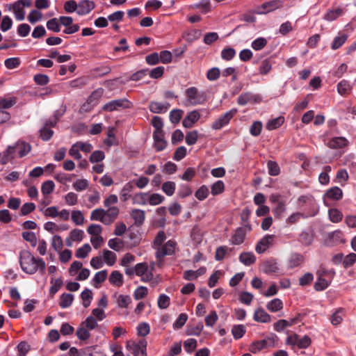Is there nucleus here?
<instances>
[{"mask_svg": "<svg viewBox=\"0 0 356 356\" xmlns=\"http://www.w3.org/2000/svg\"><path fill=\"white\" fill-rule=\"evenodd\" d=\"M19 263L22 270L27 274H34L38 269L44 270L46 266L42 259L35 258L30 252H20Z\"/></svg>", "mask_w": 356, "mask_h": 356, "instance_id": "nucleus-1", "label": "nucleus"}, {"mask_svg": "<svg viewBox=\"0 0 356 356\" xmlns=\"http://www.w3.org/2000/svg\"><path fill=\"white\" fill-rule=\"evenodd\" d=\"M131 103L127 99H118L112 100L104 105L102 109L107 112L119 111L123 108H129L131 107Z\"/></svg>", "mask_w": 356, "mask_h": 356, "instance_id": "nucleus-2", "label": "nucleus"}, {"mask_svg": "<svg viewBox=\"0 0 356 356\" xmlns=\"http://www.w3.org/2000/svg\"><path fill=\"white\" fill-rule=\"evenodd\" d=\"M31 3V0H18L10 6L9 10L13 11L17 20L22 21L25 17L24 8V7H29Z\"/></svg>", "mask_w": 356, "mask_h": 356, "instance_id": "nucleus-3", "label": "nucleus"}, {"mask_svg": "<svg viewBox=\"0 0 356 356\" xmlns=\"http://www.w3.org/2000/svg\"><path fill=\"white\" fill-rule=\"evenodd\" d=\"M177 243L172 240H169L165 244L156 248V256L157 258H161L166 255H171L175 252Z\"/></svg>", "mask_w": 356, "mask_h": 356, "instance_id": "nucleus-4", "label": "nucleus"}, {"mask_svg": "<svg viewBox=\"0 0 356 356\" xmlns=\"http://www.w3.org/2000/svg\"><path fill=\"white\" fill-rule=\"evenodd\" d=\"M237 113L236 108L231 109L225 113L221 115L212 124V128L218 130L222 129L225 125L228 124L231 119Z\"/></svg>", "mask_w": 356, "mask_h": 356, "instance_id": "nucleus-5", "label": "nucleus"}, {"mask_svg": "<svg viewBox=\"0 0 356 356\" xmlns=\"http://www.w3.org/2000/svg\"><path fill=\"white\" fill-rule=\"evenodd\" d=\"M135 273L141 277L143 282H149L153 278L152 270L146 263H140L135 266Z\"/></svg>", "mask_w": 356, "mask_h": 356, "instance_id": "nucleus-6", "label": "nucleus"}, {"mask_svg": "<svg viewBox=\"0 0 356 356\" xmlns=\"http://www.w3.org/2000/svg\"><path fill=\"white\" fill-rule=\"evenodd\" d=\"M250 230L251 225L250 224L243 225V227L237 228L232 236V243L236 245L242 244L245 240L247 231Z\"/></svg>", "mask_w": 356, "mask_h": 356, "instance_id": "nucleus-7", "label": "nucleus"}, {"mask_svg": "<svg viewBox=\"0 0 356 356\" xmlns=\"http://www.w3.org/2000/svg\"><path fill=\"white\" fill-rule=\"evenodd\" d=\"M261 97L259 95L253 94L250 92L241 93L237 99L238 104L241 106L246 105L249 102L258 104L261 102Z\"/></svg>", "mask_w": 356, "mask_h": 356, "instance_id": "nucleus-8", "label": "nucleus"}, {"mask_svg": "<svg viewBox=\"0 0 356 356\" xmlns=\"http://www.w3.org/2000/svg\"><path fill=\"white\" fill-rule=\"evenodd\" d=\"M127 348L131 351L134 356H146L147 342L145 340H140L137 343H128Z\"/></svg>", "mask_w": 356, "mask_h": 356, "instance_id": "nucleus-9", "label": "nucleus"}, {"mask_svg": "<svg viewBox=\"0 0 356 356\" xmlns=\"http://www.w3.org/2000/svg\"><path fill=\"white\" fill-rule=\"evenodd\" d=\"M275 236L273 234H267L261 238L255 246V251L258 254L264 253L270 245H273Z\"/></svg>", "mask_w": 356, "mask_h": 356, "instance_id": "nucleus-10", "label": "nucleus"}, {"mask_svg": "<svg viewBox=\"0 0 356 356\" xmlns=\"http://www.w3.org/2000/svg\"><path fill=\"white\" fill-rule=\"evenodd\" d=\"M281 6V3L278 0H273L268 2L264 3L256 12L258 15H264L268 13L275 10Z\"/></svg>", "mask_w": 356, "mask_h": 356, "instance_id": "nucleus-11", "label": "nucleus"}, {"mask_svg": "<svg viewBox=\"0 0 356 356\" xmlns=\"http://www.w3.org/2000/svg\"><path fill=\"white\" fill-rule=\"evenodd\" d=\"M84 232L81 229H72L68 236L65 238V244L68 247H72L74 242H81L83 238Z\"/></svg>", "mask_w": 356, "mask_h": 356, "instance_id": "nucleus-12", "label": "nucleus"}, {"mask_svg": "<svg viewBox=\"0 0 356 356\" xmlns=\"http://www.w3.org/2000/svg\"><path fill=\"white\" fill-rule=\"evenodd\" d=\"M153 138L154 145L157 151H161L165 148L167 142L164 139L163 131H154Z\"/></svg>", "mask_w": 356, "mask_h": 356, "instance_id": "nucleus-13", "label": "nucleus"}, {"mask_svg": "<svg viewBox=\"0 0 356 356\" xmlns=\"http://www.w3.org/2000/svg\"><path fill=\"white\" fill-rule=\"evenodd\" d=\"M273 343L270 339H265L259 341H254L250 346L249 350L252 353H257L260 350L266 348Z\"/></svg>", "mask_w": 356, "mask_h": 356, "instance_id": "nucleus-14", "label": "nucleus"}, {"mask_svg": "<svg viewBox=\"0 0 356 356\" xmlns=\"http://www.w3.org/2000/svg\"><path fill=\"white\" fill-rule=\"evenodd\" d=\"M78 4L77 14L79 15L88 14L95 6V3L89 0H81Z\"/></svg>", "mask_w": 356, "mask_h": 356, "instance_id": "nucleus-15", "label": "nucleus"}, {"mask_svg": "<svg viewBox=\"0 0 356 356\" xmlns=\"http://www.w3.org/2000/svg\"><path fill=\"white\" fill-rule=\"evenodd\" d=\"M91 220H99L105 225L111 224V220H108L106 216V211L103 209H96L90 213Z\"/></svg>", "mask_w": 356, "mask_h": 356, "instance_id": "nucleus-16", "label": "nucleus"}, {"mask_svg": "<svg viewBox=\"0 0 356 356\" xmlns=\"http://www.w3.org/2000/svg\"><path fill=\"white\" fill-rule=\"evenodd\" d=\"M262 270L266 274L277 273L279 270L277 262L275 259L265 261L262 264Z\"/></svg>", "mask_w": 356, "mask_h": 356, "instance_id": "nucleus-17", "label": "nucleus"}, {"mask_svg": "<svg viewBox=\"0 0 356 356\" xmlns=\"http://www.w3.org/2000/svg\"><path fill=\"white\" fill-rule=\"evenodd\" d=\"M68 226L65 224L56 225L55 222L49 221L44 223V229L51 234L56 232L66 231L68 229Z\"/></svg>", "mask_w": 356, "mask_h": 356, "instance_id": "nucleus-18", "label": "nucleus"}, {"mask_svg": "<svg viewBox=\"0 0 356 356\" xmlns=\"http://www.w3.org/2000/svg\"><path fill=\"white\" fill-rule=\"evenodd\" d=\"M348 144V140L342 136L334 137L328 142V147L331 149L343 148Z\"/></svg>", "mask_w": 356, "mask_h": 356, "instance_id": "nucleus-19", "label": "nucleus"}, {"mask_svg": "<svg viewBox=\"0 0 356 356\" xmlns=\"http://www.w3.org/2000/svg\"><path fill=\"white\" fill-rule=\"evenodd\" d=\"M186 104L188 105H194L198 103L197 89L196 88H190L186 90Z\"/></svg>", "mask_w": 356, "mask_h": 356, "instance_id": "nucleus-20", "label": "nucleus"}, {"mask_svg": "<svg viewBox=\"0 0 356 356\" xmlns=\"http://www.w3.org/2000/svg\"><path fill=\"white\" fill-rule=\"evenodd\" d=\"M254 320L257 322L268 323L270 321V316L262 308L254 312Z\"/></svg>", "mask_w": 356, "mask_h": 356, "instance_id": "nucleus-21", "label": "nucleus"}, {"mask_svg": "<svg viewBox=\"0 0 356 356\" xmlns=\"http://www.w3.org/2000/svg\"><path fill=\"white\" fill-rule=\"evenodd\" d=\"M17 154L19 157H23L29 154L31 149V147L29 143L25 142H17L15 144Z\"/></svg>", "mask_w": 356, "mask_h": 356, "instance_id": "nucleus-22", "label": "nucleus"}, {"mask_svg": "<svg viewBox=\"0 0 356 356\" xmlns=\"http://www.w3.org/2000/svg\"><path fill=\"white\" fill-rule=\"evenodd\" d=\"M303 256L299 253H292L288 260V266L290 268L299 266L303 262Z\"/></svg>", "mask_w": 356, "mask_h": 356, "instance_id": "nucleus-23", "label": "nucleus"}, {"mask_svg": "<svg viewBox=\"0 0 356 356\" xmlns=\"http://www.w3.org/2000/svg\"><path fill=\"white\" fill-rule=\"evenodd\" d=\"M239 261L245 266H250L255 263L256 257L252 252H242L239 256Z\"/></svg>", "mask_w": 356, "mask_h": 356, "instance_id": "nucleus-24", "label": "nucleus"}, {"mask_svg": "<svg viewBox=\"0 0 356 356\" xmlns=\"http://www.w3.org/2000/svg\"><path fill=\"white\" fill-rule=\"evenodd\" d=\"M115 301L119 307L127 308L131 303V298L128 295L119 294L115 295Z\"/></svg>", "mask_w": 356, "mask_h": 356, "instance_id": "nucleus-25", "label": "nucleus"}, {"mask_svg": "<svg viewBox=\"0 0 356 356\" xmlns=\"http://www.w3.org/2000/svg\"><path fill=\"white\" fill-rule=\"evenodd\" d=\"M200 118L197 111L191 112L183 120V125L186 128L191 127L193 124L198 120Z\"/></svg>", "mask_w": 356, "mask_h": 356, "instance_id": "nucleus-26", "label": "nucleus"}, {"mask_svg": "<svg viewBox=\"0 0 356 356\" xmlns=\"http://www.w3.org/2000/svg\"><path fill=\"white\" fill-rule=\"evenodd\" d=\"M104 262L109 266H112L116 261L117 256L112 251L104 250L102 252Z\"/></svg>", "mask_w": 356, "mask_h": 356, "instance_id": "nucleus-27", "label": "nucleus"}, {"mask_svg": "<svg viewBox=\"0 0 356 356\" xmlns=\"http://www.w3.org/2000/svg\"><path fill=\"white\" fill-rule=\"evenodd\" d=\"M132 202L134 204L145 205L148 203V192L137 193L132 197Z\"/></svg>", "mask_w": 356, "mask_h": 356, "instance_id": "nucleus-28", "label": "nucleus"}, {"mask_svg": "<svg viewBox=\"0 0 356 356\" xmlns=\"http://www.w3.org/2000/svg\"><path fill=\"white\" fill-rule=\"evenodd\" d=\"M109 282L115 286H121L123 284V275L118 270L113 271L109 277Z\"/></svg>", "mask_w": 356, "mask_h": 356, "instance_id": "nucleus-29", "label": "nucleus"}, {"mask_svg": "<svg viewBox=\"0 0 356 356\" xmlns=\"http://www.w3.org/2000/svg\"><path fill=\"white\" fill-rule=\"evenodd\" d=\"M326 196L330 199L339 200L342 198L343 192L340 188L335 186L327 191Z\"/></svg>", "mask_w": 356, "mask_h": 356, "instance_id": "nucleus-30", "label": "nucleus"}, {"mask_svg": "<svg viewBox=\"0 0 356 356\" xmlns=\"http://www.w3.org/2000/svg\"><path fill=\"white\" fill-rule=\"evenodd\" d=\"M284 122V118L279 116L276 118L272 119L266 124V129L269 131L276 129L280 127Z\"/></svg>", "mask_w": 356, "mask_h": 356, "instance_id": "nucleus-31", "label": "nucleus"}, {"mask_svg": "<svg viewBox=\"0 0 356 356\" xmlns=\"http://www.w3.org/2000/svg\"><path fill=\"white\" fill-rule=\"evenodd\" d=\"M266 308L271 312H276L283 308V302L279 298H274L267 304Z\"/></svg>", "mask_w": 356, "mask_h": 356, "instance_id": "nucleus-32", "label": "nucleus"}, {"mask_svg": "<svg viewBox=\"0 0 356 356\" xmlns=\"http://www.w3.org/2000/svg\"><path fill=\"white\" fill-rule=\"evenodd\" d=\"M343 316H344V309L343 308H339L331 316V318H330L331 323L335 326L339 325L343 321Z\"/></svg>", "mask_w": 356, "mask_h": 356, "instance_id": "nucleus-33", "label": "nucleus"}, {"mask_svg": "<svg viewBox=\"0 0 356 356\" xmlns=\"http://www.w3.org/2000/svg\"><path fill=\"white\" fill-rule=\"evenodd\" d=\"M330 284V280L325 277H317V280L314 285V288L316 291H321L326 289Z\"/></svg>", "mask_w": 356, "mask_h": 356, "instance_id": "nucleus-34", "label": "nucleus"}, {"mask_svg": "<svg viewBox=\"0 0 356 356\" xmlns=\"http://www.w3.org/2000/svg\"><path fill=\"white\" fill-rule=\"evenodd\" d=\"M17 155V152L15 145L9 146L7 149L3 152L2 161L3 163L8 162L10 160L15 158Z\"/></svg>", "mask_w": 356, "mask_h": 356, "instance_id": "nucleus-35", "label": "nucleus"}, {"mask_svg": "<svg viewBox=\"0 0 356 356\" xmlns=\"http://www.w3.org/2000/svg\"><path fill=\"white\" fill-rule=\"evenodd\" d=\"M352 87L348 81L343 80L337 85L338 92L341 95H348L351 91Z\"/></svg>", "mask_w": 356, "mask_h": 356, "instance_id": "nucleus-36", "label": "nucleus"}, {"mask_svg": "<svg viewBox=\"0 0 356 356\" xmlns=\"http://www.w3.org/2000/svg\"><path fill=\"white\" fill-rule=\"evenodd\" d=\"M165 200V197L159 193H148V204L152 206H156L162 203Z\"/></svg>", "mask_w": 356, "mask_h": 356, "instance_id": "nucleus-37", "label": "nucleus"}, {"mask_svg": "<svg viewBox=\"0 0 356 356\" xmlns=\"http://www.w3.org/2000/svg\"><path fill=\"white\" fill-rule=\"evenodd\" d=\"M74 300V296L70 293H63L60 298L59 305L62 308L69 307Z\"/></svg>", "mask_w": 356, "mask_h": 356, "instance_id": "nucleus-38", "label": "nucleus"}, {"mask_svg": "<svg viewBox=\"0 0 356 356\" xmlns=\"http://www.w3.org/2000/svg\"><path fill=\"white\" fill-rule=\"evenodd\" d=\"M92 248L88 243H85L81 247L79 248L76 250L75 256L77 258L83 259L86 258L88 254L91 252Z\"/></svg>", "mask_w": 356, "mask_h": 356, "instance_id": "nucleus-39", "label": "nucleus"}, {"mask_svg": "<svg viewBox=\"0 0 356 356\" xmlns=\"http://www.w3.org/2000/svg\"><path fill=\"white\" fill-rule=\"evenodd\" d=\"M168 108V105L165 106L164 104L157 102H152L149 104V110L154 113H159L165 111Z\"/></svg>", "mask_w": 356, "mask_h": 356, "instance_id": "nucleus-40", "label": "nucleus"}, {"mask_svg": "<svg viewBox=\"0 0 356 356\" xmlns=\"http://www.w3.org/2000/svg\"><path fill=\"white\" fill-rule=\"evenodd\" d=\"M51 245L56 252H60L63 247V241L61 236L54 235L51 239Z\"/></svg>", "mask_w": 356, "mask_h": 356, "instance_id": "nucleus-41", "label": "nucleus"}, {"mask_svg": "<svg viewBox=\"0 0 356 356\" xmlns=\"http://www.w3.org/2000/svg\"><path fill=\"white\" fill-rule=\"evenodd\" d=\"M81 298L83 300V305L84 307H88L90 306L91 301L92 300V292L90 289H86L82 291L81 294Z\"/></svg>", "mask_w": 356, "mask_h": 356, "instance_id": "nucleus-42", "label": "nucleus"}, {"mask_svg": "<svg viewBox=\"0 0 356 356\" xmlns=\"http://www.w3.org/2000/svg\"><path fill=\"white\" fill-rule=\"evenodd\" d=\"M131 216L137 225H141L145 220V212L140 209H134L131 213Z\"/></svg>", "mask_w": 356, "mask_h": 356, "instance_id": "nucleus-43", "label": "nucleus"}, {"mask_svg": "<svg viewBox=\"0 0 356 356\" xmlns=\"http://www.w3.org/2000/svg\"><path fill=\"white\" fill-rule=\"evenodd\" d=\"M71 218L73 222L76 225H81L84 223V216L82 213V212L79 210L72 211Z\"/></svg>", "mask_w": 356, "mask_h": 356, "instance_id": "nucleus-44", "label": "nucleus"}, {"mask_svg": "<svg viewBox=\"0 0 356 356\" xmlns=\"http://www.w3.org/2000/svg\"><path fill=\"white\" fill-rule=\"evenodd\" d=\"M108 247L115 251H120L124 248V242L117 238H111L108 241Z\"/></svg>", "mask_w": 356, "mask_h": 356, "instance_id": "nucleus-45", "label": "nucleus"}, {"mask_svg": "<svg viewBox=\"0 0 356 356\" xmlns=\"http://www.w3.org/2000/svg\"><path fill=\"white\" fill-rule=\"evenodd\" d=\"M106 277L107 271L106 270L97 272L92 279L94 286L98 288L99 284L103 282L106 280Z\"/></svg>", "mask_w": 356, "mask_h": 356, "instance_id": "nucleus-46", "label": "nucleus"}, {"mask_svg": "<svg viewBox=\"0 0 356 356\" xmlns=\"http://www.w3.org/2000/svg\"><path fill=\"white\" fill-rule=\"evenodd\" d=\"M55 188V184L53 181L48 180L44 181L41 186V191L43 195L46 196L51 194Z\"/></svg>", "mask_w": 356, "mask_h": 356, "instance_id": "nucleus-47", "label": "nucleus"}, {"mask_svg": "<svg viewBox=\"0 0 356 356\" xmlns=\"http://www.w3.org/2000/svg\"><path fill=\"white\" fill-rule=\"evenodd\" d=\"M211 194L218 195L223 193L225 191V184L222 181L218 180L212 184L211 187Z\"/></svg>", "mask_w": 356, "mask_h": 356, "instance_id": "nucleus-48", "label": "nucleus"}, {"mask_svg": "<svg viewBox=\"0 0 356 356\" xmlns=\"http://www.w3.org/2000/svg\"><path fill=\"white\" fill-rule=\"evenodd\" d=\"M44 216L49 218H57L58 216V208L56 206L47 207L46 209H40Z\"/></svg>", "mask_w": 356, "mask_h": 356, "instance_id": "nucleus-49", "label": "nucleus"}, {"mask_svg": "<svg viewBox=\"0 0 356 356\" xmlns=\"http://www.w3.org/2000/svg\"><path fill=\"white\" fill-rule=\"evenodd\" d=\"M232 333L235 339H239L245 333V328L243 325H234L232 329Z\"/></svg>", "mask_w": 356, "mask_h": 356, "instance_id": "nucleus-50", "label": "nucleus"}, {"mask_svg": "<svg viewBox=\"0 0 356 356\" xmlns=\"http://www.w3.org/2000/svg\"><path fill=\"white\" fill-rule=\"evenodd\" d=\"M104 90L102 88H98L97 90H95L90 96L88 97L89 102H91L92 106H95L97 104L99 99L103 95Z\"/></svg>", "mask_w": 356, "mask_h": 356, "instance_id": "nucleus-51", "label": "nucleus"}, {"mask_svg": "<svg viewBox=\"0 0 356 356\" xmlns=\"http://www.w3.org/2000/svg\"><path fill=\"white\" fill-rule=\"evenodd\" d=\"M16 104L15 97L0 98V110L8 109Z\"/></svg>", "mask_w": 356, "mask_h": 356, "instance_id": "nucleus-52", "label": "nucleus"}, {"mask_svg": "<svg viewBox=\"0 0 356 356\" xmlns=\"http://www.w3.org/2000/svg\"><path fill=\"white\" fill-rule=\"evenodd\" d=\"M343 14L341 8H337L334 10H329L324 17V19L327 21H333L337 19Z\"/></svg>", "mask_w": 356, "mask_h": 356, "instance_id": "nucleus-53", "label": "nucleus"}, {"mask_svg": "<svg viewBox=\"0 0 356 356\" xmlns=\"http://www.w3.org/2000/svg\"><path fill=\"white\" fill-rule=\"evenodd\" d=\"M268 174L271 176H277L280 172V168L277 162L268 161L267 163Z\"/></svg>", "mask_w": 356, "mask_h": 356, "instance_id": "nucleus-54", "label": "nucleus"}, {"mask_svg": "<svg viewBox=\"0 0 356 356\" xmlns=\"http://www.w3.org/2000/svg\"><path fill=\"white\" fill-rule=\"evenodd\" d=\"M133 189V185L131 182H128L123 186L121 192H120V199L122 201H127L129 197V193Z\"/></svg>", "mask_w": 356, "mask_h": 356, "instance_id": "nucleus-55", "label": "nucleus"}, {"mask_svg": "<svg viewBox=\"0 0 356 356\" xmlns=\"http://www.w3.org/2000/svg\"><path fill=\"white\" fill-rule=\"evenodd\" d=\"M296 318L291 320V323H289L286 320H279L276 323H274V329L277 332H280L283 330L285 327L292 325L296 322Z\"/></svg>", "mask_w": 356, "mask_h": 356, "instance_id": "nucleus-56", "label": "nucleus"}, {"mask_svg": "<svg viewBox=\"0 0 356 356\" xmlns=\"http://www.w3.org/2000/svg\"><path fill=\"white\" fill-rule=\"evenodd\" d=\"M347 38V35L345 34L337 36L332 43V49L336 50L341 47L346 41Z\"/></svg>", "mask_w": 356, "mask_h": 356, "instance_id": "nucleus-57", "label": "nucleus"}, {"mask_svg": "<svg viewBox=\"0 0 356 356\" xmlns=\"http://www.w3.org/2000/svg\"><path fill=\"white\" fill-rule=\"evenodd\" d=\"M176 184L173 181H166L162 186L163 191L168 196H172L175 191Z\"/></svg>", "mask_w": 356, "mask_h": 356, "instance_id": "nucleus-58", "label": "nucleus"}, {"mask_svg": "<svg viewBox=\"0 0 356 356\" xmlns=\"http://www.w3.org/2000/svg\"><path fill=\"white\" fill-rule=\"evenodd\" d=\"M170 302V299L169 296L165 294H161L157 301L158 307L161 309H165L169 307Z\"/></svg>", "mask_w": 356, "mask_h": 356, "instance_id": "nucleus-59", "label": "nucleus"}, {"mask_svg": "<svg viewBox=\"0 0 356 356\" xmlns=\"http://www.w3.org/2000/svg\"><path fill=\"white\" fill-rule=\"evenodd\" d=\"M88 181L85 179H79L73 184V188L76 191H82L88 187Z\"/></svg>", "mask_w": 356, "mask_h": 356, "instance_id": "nucleus-60", "label": "nucleus"}, {"mask_svg": "<svg viewBox=\"0 0 356 356\" xmlns=\"http://www.w3.org/2000/svg\"><path fill=\"white\" fill-rule=\"evenodd\" d=\"M66 204L69 206H74L78 202V195L73 192H70L64 197Z\"/></svg>", "mask_w": 356, "mask_h": 356, "instance_id": "nucleus-61", "label": "nucleus"}, {"mask_svg": "<svg viewBox=\"0 0 356 356\" xmlns=\"http://www.w3.org/2000/svg\"><path fill=\"white\" fill-rule=\"evenodd\" d=\"M236 54V51L232 47L225 48L221 51V57L223 60H230Z\"/></svg>", "mask_w": 356, "mask_h": 356, "instance_id": "nucleus-62", "label": "nucleus"}, {"mask_svg": "<svg viewBox=\"0 0 356 356\" xmlns=\"http://www.w3.org/2000/svg\"><path fill=\"white\" fill-rule=\"evenodd\" d=\"M106 211V216L108 220H111V223L118 217L119 214V209L116 207H109Z\"/></svg>", "mask_w": 356, "mask_h": 356, "instance_id": "nucleus-63", "label": "nucleus"}, {"mask_svg": "<svg viewBox=\"0 0 356 356\" xmlns=\"http://www.w3.org/2000/svg\"><path fill=\"white\" fill-rule=\"evenodd\" d=\"M262 129V123L260 121H255L250 128V133L253 136H258Z\"/></svg>", "mask_w": 356, "mask_h": 356, "instance_id": "nucleus-64", "label": "nucleus"}]
</instances>
